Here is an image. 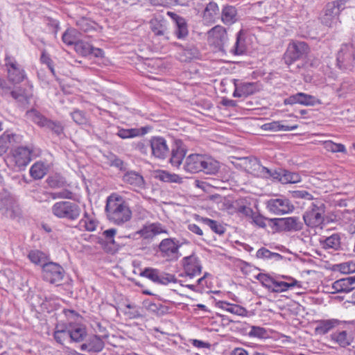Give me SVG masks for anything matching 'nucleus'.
<instances>
[{
  "label": "nucleus",
  "instance_id": "1",
  "mask_svg": "<svg viewBox=\"0 0 355 355\" xmlns=\"http://www.w3.org/2000/svg\"><path fill=\"white\" fill-rule=\"evenodd\" d=\"M105 211L108 220L119 225L127 223L132 218V211L128 203L116 193H112L107 197Z\"/></svg>",
  "mask_w": 355,
  "mask_h": 355
},
{
  "label": "nucleus",
  "instance_id": "2",
  "mask_svg": "<svg viewBox=\"0 0 355 355\" xmlns=\"http://www.w3.org/2000/svg\"><path fill=\"white\" fill-rule=\"evenodd\" d=\"M325 212V204L320 199H315L303 214L305 225L311 228L321 227L324 223Z\"/></svg>",
  "mask_w": 355,
  "mask_h": 355
},
{
  "label": "nucleus",
  "instance_id": "3",
  "mask_svg": "<svg viewBox=\"0 0 355 355\" xmlns=\"http://www.w3.org/2000/svg\"><path fill=\"white\" fill-rule=\"evenodd\" d=\"M26 116L40 128L51 132L58 137L64 134V127L62 122L46 118L35 109H31L26 112Z\"/></svg>",
  "mask_w": 355,
  "mask_h": 355
},
{
  "label": "nucleus",
  "instance_id": "4",
  "mask_svg": "<svg viewBox=\"0 0 355 355\" xmlns=\"http://www.w3.org/2000/svg\"><path fill=\"white\" fill-rule=\"evenodd\" d=\"M51 212L58 218L73 221L80 217L82 210L80 207L75 202L60 201L52 206Z\"/></svg>",
  "mask_w": 355,
  "mask_h": 355
},
{
  "label": "nucleus",
  "instance_id": "5",
  "mask_svg": "<svg viewBox=\"0 0 355 355\" xmlns=\"http://www.w3.org/2000/svg\"><path fill=\"white\" fill-rule=\"evenodd\" d=\"M309 52L306 43L300 41H292L288 45L284 55V60L287 65H291L295 61L300 59Z\"/></svg>",
  "mask_w": 355,
  "mask_h": 355
},
{
  "label": "nucleus",
  "instance_id": "6",
  "mask_svg": "<svg viewBox=\"0 0 355 355\" xmlns=\"http://www.w3.org/2000/svg\"><path fill=\"white\" fill-rule=\"evenodd\" d=\"M64 275V270L63 268L53 262H49L47 264H44L42 268L44 280L56 286L61 284Z\"/></svg>",
  "mask_w": 355,
  "mask_h": 355
},
{
  "label": "nucleus",
  "instance_id": "7",
  "mask_svg": "<svg viewBox=\"0 0 355 355\" xmlns=\"http://www.w3.org/2000/svg\"><path fill=\"white\" fill-rule=\"evenodd\" d=\"M340 69L351 70L355 66V45L343 44L337 56Z\"/></svg>",
  "mask_w": 355,
  "mask_h": 355
},
{
  "label": "nucleus",
  "instance_id": "8",
  "mask_svg": "<svg viewBox=\"0 0 355 355\" xmlns=\"http://www.w3.org/2000/svg\"><path fill=\"white\" fill-rule=\"evenodd\" d=\"M141 276L145 277L152 282L167 285L169 283H176L177 279L174 275L162 272L157 269L146 268L141 272Z\"/></svg>",
  "mask_w": 355,
  "mask_h": 355
},
{
  "label": "nucleus",
  "instance_id": "9",
  "mask_svg": "<svg viewBox=\"0 0 355 355\" xmlns=\"http://www.w3.org/2000/svg\"><path fill=\"white\" fill-rule=\"evenodd\" d=\"M274 225L285 232H298L302 230L303 223L298 217L291 216L271 219Z\"/></svg>",
  "mask_w": 355,
  "mask_h": 355
},
{
  "label": "nucleus",
  "instance_id": "10",
  "mask_svg": "<svg viewBox=\"0 0 355 355\" xmlns=\"http://www.w3.org/2000/svg\"><path fill=\"white\" fill-rule=\"evenodd\" d=\"M182 266L186 276L193 278L202 272V263L200 259L194 254L182 259Z\"/></svg>",
  "mask_w": 355,
  "mask_h": 355
},
{
  "label": "nucleus",
  "instance_id": "11",
  "mask_svg": "<svg viewBox=\"0 0 355 355\" xmlns=\"http://www.w3.org/2000/svg\"><path fill=\"white\" fill-rule=\"evenodd\" d=\"M267 208L276 215H282L291 212L294 207L286 198H273L267 202Z\"/></svg>",
  "mask_w": 355,
  "mask_h": 355
},
{
  "label": "nucleus",
  "instance_id": "12",
  "mask_svg": "<svg viewBox=\"0 0 355 355\" xmlns=\"http://www.w3.org/2000/svg\"><path fill=\"white\" fill-rule=\"evenodd\" d=\"M180 246L181 244L178 240L175 238H168L164 239L160 242L159 249L164 257L177 259Z\"/></svg>",
  "mask_w": 355,
  "mask_h": 355
},
{
  "label": "nucleus",
  "instance_id": "13",
  "mask_svg": "<svg viewBox=\"0 0 355 355\" xmlns=\"http://www.w3.org/2000/svg\"><path fill=\"white\" fill-rule=\"evenodd\" d=\"M152 154L157 158L164 159L169 154L166 141L162 137H153L150 141Z\"/></svg>",
  "mask_w": 355,
  "mask_h": 355
},
{
  "label": "nucleus",
  "instance_id": "14",
  "mask_svg": "<svg viewBox=\"0 0 355 355\" xmlns=\"http://www.w3.org/2000/svg\"><path fill=\"white\" fill-rule=\"evenodd\" d=\"M235 87L233 96L235 98L247 97L259 91V86L257 83L241 82L234 80Z\"/></svg>",
  "mask_w": 355,
  "mask_h": 355
},
{
  "label": "nucleus",
  "instance_id": "15",
  "mask_svg": "<svg viewBox=\"0 0 355 355\" xmlns=\"http://www.w3.org/2000/svg\"><path fill=\"white\" fill-rule=\"evenodd\" d=\"M6 66L9 80L13 83H19L26 78L24 69L14 59H7Z\"/></svg>",
  "mask_w": 355,
  "mask_h": 355
},
{
  "label": "nucleus",
  "instance_id": "16",
  "mask_svg": "<svg viewBox=\"0 0 355 355\" xmlns=\"http://www.w3.org/2000/svg\"><path fill=\"white\" fill-rule=\"evenodd\" d=\"M122 180L137 192L146 188V183L143 176L135 171H127L123 175Z\"/></svg>",
  "mask_w": 355,
  "mask_h": 355
},
{
  "label": "nucleus",
  "instance_id": "17",
  "mask_svg": "<svg viewBox=\"0 0 355 355\" xmlns=\"http://www.w3.org/2000/svg\"><path fill=\"white\" fill-rule=\"evenodd\" d=\"M168 234L167 230L159 223H153L144 225L136 232L144 239H152L159 234Z\"/></svg>",
  "mask_w": 355,
  "mask_h": 355
},
{
  "label": "nucleus",
  "instance_id": "18",
  "mask_svg": "<svg viewBox=\"0 0 355 355\" xmlns=\"http://www.w3.org/2000/svg\"><path fill=\"white\" fill-rule=\"evenodd\" d=\"M15 200L7 191L0 193V211L6 217H12Z\"/></svg>",
  "mask_w": 355,
  "mask_h": 355
},
{
  "label": "nucleus",
  "instance_id": "19",
  "mask_svg": "<svg viewBox=\"0 0 355 355\" xmlns=\"http://www.w3.org/2000/svg\"><path fill=\"white\" fill-rule=\"evenodd\" d=\"M203 155L192 154L186 157L183 168L185 171L195 173L201 171Z\"/></svg>",
  "mask_w": 355,
  "mask_h": 355
},
{
  "label": "nucleus",
  "instance_id": "20",
  "mask_svg": "<svg viewBox=\"0 0 355 355\" xmlns=\"http://www.w3.org/2000/svg\"><path fill=\"white\" fill-rule=\"evenodd\" d=\"M282 277L286 280H291V282H284L283 281H279L277 279H276L274 285L271 288L270 292L282 293L295 286H297V288H302L301 283L297 280L295 279L294 278L284 275L282 276Z\"/></svg>",
  "mask_w": 355,
  "mask_h": 355
},
{
  "label": "nucleus",
  "instance_id": "21",
  "mask_svg": "<svg viewBox=\"0 0 355 355\" xmlns=\"http://www.w3.org/2000/svg\"><path fill=\"white\" fill-rule=\"evenodd\" d=\"M69 339L71 342H83L87 336L85 327L80 324L69 323Z\"/></svg>",
  "mask_w": 355,
  "mask_h": 355
},
{
  "label": "nucleus",
  "instance_id": "22",
  "mask_svg": "<svg viewBox=\"0 0 355 355\" xmlns=\"http://www.w3.org/2000/svg\"><path fill=\"white\" fill-rule=\"evenodd\" d=\"M168 15L175 23L176 28L174 32L175 36L178 39L185 38L189 33L186 20L176 13L172 12H168Z\"/></svg>",
  "mask_w": 355,
  "mask_h": 355
},
{
  "label": "nucleus",
  "instance_id": "23",
  "mask_svg": "<svg viewBox=\"0 0 355 355\" xmlns=\"http://www.w3.org/2000/svg\"><path fill=\"white\" fill-rule=\"evenodd\" d=\"M355 286V276L338 279L334 282L333 288L336 293H351Z\"/></svg>",
  "mask_w": 355,
  "mask_h": 355
},
{
  "label": "nucleus",
  "instance_id": "24",
  "mask_svg": "<svg viewBox=\"0 0 355 355\" xmlns=\"http://www.w3.org/2000/svg\"><path fill=\"white\" fill-rule=\"evenodd\" d=\"M320 243L325 250H339L341 248L340 236L338 234H333L327 237L320 239Z\"/></svg>",
  "mask_w": 355,
  "mask_h": 355
},
{
  "label": "nucleus",
  "instance_id": "25",
  "mask_svg": "<svg viewBox=\"0 0 355 355\" xmlns=\"http://www.w3.org/2000/svg\"><path fill=\"white\" fill-rule=\"evenodd\" d=\"M150 26L152 32L156 36H164L166 40H169L167 32L166 21L157 18L152 19L150 21Z\"/></svg>",
  "mask_w": 355,
  "mask_h": 355
},
{
  "label": "nucleus",
  "instance_id": "26",
  "mask_svg": "<svg viewBox=\"0 0 355 355\" xmlns=\"http://www.w3.org/2000/svg\"><path fill=\"white\" fill-rule=\"evenodd\" d=\"M338 17L339 15L327 5L324 13L321 17V22L329 28L336 27L340 23Z\"/></svg>",
  "mask_w": 355,
  "mask_h": 355
},
{
  "label": "nucleus",
  "instance_id": "27",
  "mask_svg": "<svg viewBox=\"0 0 355 355\" xmlns=\"http://www.w3.org/2000/svg\"><path fill=\"white\" fill-rule=\"evenodd\" d=\"M202 164L201 171L209 175H215L218 173L220 168V164L218 161L211 157H205L203 155Z\"/></svg>",
  "mask_w": 355,
  "mask_h": 355
},
{
  "label": "nucleus",
  "instance_id": "28",
  "mask_svg": "<svg viewBox=\"0 0 355 355\" xmlns=\"http://www.w3.org/2000/svg\"><path fill=\"white\" fill-rule=\"evenodd\" d=\"M31 151L27 147L21 146L15 150V158L19 165H27L31 160Z\"/></svg>",
  "mask_w": 355,
  "mask_h": 355
},
{
  "label": "nucleus",
  "instance_id": "29",
  "mask_svg": "<svg viewBox=\"0 0 355 355\" xmlns=\"http://www.w3.org/2000/svg\"><path fill=\"white\" fill-rule=\"evenodd\" d=\"M237 12L235 7L226 6L223 8L221 14V19L224 24L231 25L237 20Z\"/></svg>",
  "mask_w": 355,
  "mask_h": 355
},
{
  "label": "nucleus",
  "instance_id": "30",
  "mask_svg": "<svg viewBox=\"0 0 355 355\" xmlns=\"http://www.w3.org/2000/svg\"><path fill=\"white\" fill-rule=\"evenodd\" d=\"M148 131V128L144 127L140 129L130 128V129H120L116 135L121 139L132 138L137 136H142L146 135Z\"/></svg>",
  "mask_w": 355,
  "mask_h": 355
},
{
  "label": "nucleus",
  "instance_id": "31",
  "mask_svg": "<svg viewBox=\"0 0 355 355\" xmlns=\"http://www.w3.org/2000/svg\"><path fill=\"white\" fill-rule=\"evenodd\" d=\"M53 337L58 343L63 345L64 342L69 338V330L68 324L56 325L53 334Z\"/></svg>",
  "mask_w": 355,
  "mask_h": 355
},
{
  "label": "nucleus",
  "instance_id": "32",
  "mask_svg": "<svg viewBox=\"0 0 355 355\" xmlns=\"http://www.w3.org/2000/svg\"><path fill=\"white\" fill-rule=\"evenodd\" d=\"M196 219L202 223L207 225L214 232L221 235L224 234L225 228L219 222L208 218L196 216Z\"/></svg>",
  "mask_w": 355,
  "mask_h": 355
},
{
  "label": "nucleus",
  "instance_id": "33",
  "mask_svg": "<svg viewBox=\"0 0 355 355\" xmlns=\"http://www.w3.org/2000/svg\"><path fill=\"white\" fill-rule=\"evenodd\" d=\"M297 125H284L281 123V121H272L270 123H267L263 124L261 126V128L264 130H270V131H290L297 129Z\"/></svg>",
  "mask_w": 355,
  "mask_h": 355
},
{
  "label": "nucleus",
  "instance_id": "34",
  "mask_svg": "<svg viewBox=\"0 0 355 355\" xmlns=\"http://www.w3.org/2000/svg\"><path fill=\"white\" fill-rule=\"evenodd\" d=\"M219 14V8L216 3L209 2L203 12V19L207 22H213Z\"/></svg>",
  "mask_w": 355,
  "mask_h": 355
},
{
  "label": "nucleus",
  "instance_id": "35",
  "mask_svg": "<svg viewBox=\"0 0 355 355\" xmlns=\"http://www.w3.org/2000/svg\"><path fill=\"white\" fill-rule=\"evenodd\" d=\"M76 25L80 31L85 33L95 32L97 26L94 21L85 17L78 19L76 22Z\"/></svg>",
  "mask_w": 355,
  "mask_h": 355
},
{
  "label": "nucleus",
  "instance_id": "36",
  "mask_svg": "<svg viewBox=\"0 0 355 355\" xmlns=\"http://www.w3.org/2000/svg\"><path fill=\"white\" fill-rule=\"evenodd\" d=\"M48 168L42 162H35L30 169V174L34 179H42L47 173Z\"/></svg>",
  "mask_w": 355,
  "mask_h": 355
},
{
  "label": "nucleus",
  "instance_id": "37",
  "mask_svg": "<svg viewBox=\"0 0 355 355\" xmlns=\"http://www.w3.org/2000/svg\"><path fill=\"white\" fill-rule=\"evenodd\" d=\"M209 37H214L220 44H223L227 40V32L225 28L221 26H216L208 32Z\"/></svg>",
  "mask_w": 355,
  "mask_h": 355
},
{
  "label": "nucleus",
  "instance_id": "38",
  "mask_svg": "<svg viewBox=\"0 0 355 355\" xmlns=\"http://www.w3.org/2000/svg\"><path fill=\"white\" fill-rule=\"evenodd\" d=\"M331 338L343 347L349 345L352 342V337L348 335L346 331H341L333 334Z\"/></svg>",
  "mask_w": 355,
  "mask_h": 355
},
{
  "label": "nucleus",
  "instance_id": "39",
  "mask_svg": "<svg viewBox=\"0 0 355 355\" xmlns=\"http://www.w3.org/2000/svg\"><path fill=\"white\" fill-rule=\"evenodd\" d=\"M146 309L152 313L158 316L164 315L168 313V309L159 303H154L152 302H146L145 303Z\"/></svg>",
  "mask_w": 355,
  "mask_h": 355
},
{
  "label": "nucleus",
  "instance_id": "40",
  "mask_svg": "<svg viewBox=\"0 0 355 355\" xmlns=\"http://www.w3.org/2000/svg\"><path fill=\"white\" fill-rule=\"evenodd\" d=\"M246 46L243 33L240 31L236 34V42L231 51L235 55H241L245 52Z\"/></svg>",
  "mask_w": 355,
  "mask_h": 355
},
{
  "label": "nucleus",
  "instance_id": "41",
  "mask_svg": "<svg viewBox=\"0 0 355 355\" xmlns=\"http://www.w3.org/2000/svg\"><path fill=\"white\" fill-rule=\"evenodd\" d=\"M28 259L35 265H39L44 268V264H47V257L44 253L40 250H32L28 254Z\"/></svg>",
  "mask_w": 355,
  "mask_h": 355
},
{
  "label": "nucleus",
  "instance_id": "42",
  "mask_svg": "<svg viewBox=\"0 0 355 355\" xmlns=\"http://www.w3.org/2000/svg\"><path fill=\"white\" fill-rule=\"evenodd\" d=\"M186 155V150L181 146H177L175 149H172L171 163L175 166H180L182 159Z\"/></svg>",
  "mask_w": 355,
  "mask_h": 355
},
{
  "label": "nucleus",
  "instance_id": "43",
  "mask_svg": "<svg viewBox=\"0 0 355 355\" xmlns=\"http://www.w3.org/2000/svg\"><path fill=\"white\" fill-rule=\"evenodd\" d=\"M116 234V230L114 228L106 230L102 234L105 241L107 244L112 245L114 250H118L121 247V243L114 239Z\"/></svg>",
  "mask_w": 355,
  "mask_h": 355
},
{
  "label": "nucleus",
  "instance_id": "44",
  "mask_svg": "<svg viewBox=\"0 0 355 355\" xmlns=\"http://www.w3.org/2000/svg\"><path fill=\"white\" fill-rule=\"evenodd\" d=\"M297 103L303 105L313 106L316 105L317 103H320V101L317 99L315 96L305 93H297Z\"/></svg>",
  "mask_w": 355,
  "mask_h": 355
},
{
  "label": "nucleus",
  "instance_id": "45",
  "mask_svg": "<svg viewBox=\"0 0 355 355\" xmlns=\"http://www.w3.org/2000/svg\"><path fill=\"white\" fill-rule=\"evenodd\" d=\"M256 257L258 259H275L276 261L281 260L283 258V257L280 254L272 252L265 248H261L259 249L257 252Z\"/></svg>",
  "mask_w": 355,
  "mask_h": 355
},
{
  "label": "nucleus",
  "instance_id": "46",
  "mask_svg": "<svg viewBox=\"0 0 355 355\" xmlns=\"http://www.w3.org/2000/svg\"><path fill=\"white\" fill-rule=\"evenodd\" d=\"M13 140L14 135L7 132L0 136V155L7 152Z\"/></svg>",
  "mask_w": 355,
  "mask_h": 355
},
{
  "label": "nucleus",
  "instance_id": "47",
  "mask_svg": "<svg viewBox=\"0 0 355 355\" xmlns=\"http://www.w3.org/2000/svg\"><path fill=\"white\" fill-rule=\"evenodd\" d=\"M282 178L281 183L282 184H294L301 181V176L299 173L291 172L284 169Z\"/></svg>",
  "mask_w": 355,
  "mask_h": 355
},
{
  "label": "nucleus",
  "instance_id": "48",
  "mask_svg": "<svg viewBox=\"0 0 355 355\" xmlns=\"http://www.w3.org/2000/svg\"><path fill=\"white\" fill-rule=\"evenodd\" d=\"M87 341L91 352H99L104 348V342L99 336H92L88 338Z\"/></svg>",
  "mask_w": 355,
  "mask_h": 355
},
{
  "label": "nucleus",
  "instance_id": "49",
  "mask_svg": "<svg viewBox=\"0 0 355 355\" xmlns=\"http://www.w3.org/2000/svg\"><path fill=\"white\" fill-rule=\"evenodd\" d=\"M160 180L165 182H174L178 184L182 183L183 178L175 173H170L168 171H163L159 175Z\"/></svg>",
  "mask_w": 355,
  "mask_h": 355
},
{
  "label": "nucleus",
  "instance_id": "50",
  "mask_svg": "<svg viewBox=\"0 0 355 355\" xmlns=\"http://www.w3.org/2000/svg\"><path fill=\"white\" fill-rule=\"evenodd\" d=\"M79 225L83 227L85 230L89 232H93L96 227V221L89 216L88 214L85 212L83 218L80 220Z\"/></svg>",
  "mask_w": 355,
  "mask_h": 355
},
{
  "label": "nucleus",
  "instance_id": "51",
  "mask_svg": "<svg viewBox=\"0 0 355 355\" xmlns=\"http://www.w3.org/2000/svg\"><path fill=\"white\" fill-rule=\"evenodd\" d=\"M336 322V320H322L315 328V331L319 334H325L335 326Z\"/></svg>",
  "mask_w": 355,
  "mask_h": 355
},
{
  "label": "nucleus",
  "instance_id": "52",
  "mask_svg": "<svg viewBox=\"0 0 355 355\" xmlns=\"http://www.w3.org/2000/svg\"><path fill=\"white\" fill-rule=\"evenodd\" d=\"M220 307L231 313L241 315L245 312V309L239 305L232 304L227 302H221Z\"/></svg>",
  "mask_w": 355,
  "mask_h": 355
},
{
  "label": "nucleus",
  "instance_id": "53",
  "mask_svg": "<svg viewBox=\"0 0 355 355\" xmlns=\"http://www.w3.org/2000/svg\"><path fill=\"white\" fill-rule=\"evenodd\" d=\"M257 279H258L263 286L266 288L269 291H271L272 288L275 281L276 278L272 277L267 274L259 273L256 276Z\"/></svg>",
  "mask_w": 355,
  "mask_h": 355
},
{
  "label": "nucleus",
  "instance_id": "54",
  "mask_svg": "<svg viewBox=\"0 0 355 355\" xmlns=\"http://www.w3.org/2000/svg\"><path fill=\"white\" fill-rule=\"evenodd\" d=\"M324 147L327 150L332 153H347L346 148L343 144H336L331 141H326L324 143Z\"/></svg>",
  "mask_w": 355,
  "mask_h": 355
},
{
  "label": "nucleus",
  "instance_id": "55",
  "mask_svg": "<svg viewBox=\"0 0 355 355\" xmlns=\"http://www.w3.org/2000/svg\"><path fill=\"white\" fill-rule=\"evenodd\" d=\"M73 121L78 125H86L88 119L83 111L76 110L71 113Z\"/></svg>",
  "mask_w": 355,
  "mask_h": 355
},
{
  "label": "nucleus",
  "instance_id": "56",
  "mask_svg": "<svg viewBox=\"0 0 355 355\" xmlns=\"http://www.w3.org/2000/svg\"><path fill=\"white\" fill-rule=\"evenodd\" d=\"M76 50L83 55L93 53L94 48L88 43L78 41L75 45Z\"/></svg>",
  "mask_w": 355,
  "mask_h": 355
},
{
  "label": "nucleus",
  "instance_id": "57",
  "mask_svg": "<svg viewBox=\"0 0 355 355\" xmlns=\"http://www.w3.org/2000/svg\"><path fill=\"white\" fill-rule=\"evenodd\" d=\"M250 337L258 338H266L268 337V333L266 329L257 326H252L248 333Z\"/></svg>",
  "mask_w": 355,
  "mask_h": 355
},
{
  "label": "nucleus",
  "instance_id": "58",
  "mask_svg": "<svg viewBox=\"0 0 355 355\" xmlns=\"http://www.w3.org/2000/svg\"><path fill=\"white\" fill-rule=\"evenodd\" d=\"M109 162L111 166L116 167L120 171H125L127 170V164L114 155H111L109 157Z\"/></svg>",
  "mask_w": 355,
  "mask_h": 355
},
{
  "label": "nucleus",
  "instance_id": "59",
  "mask_svg": "<svg viewBox=\"0 0 355 355\" xmlns=\"http://www.w3.org/2000/svg\"><path fill=\"white\" fill-rule=\"evenodd\" d=\"M62 41L67 45L75 44L78 42L76 37V31L74 30H67L62 35Z\"/></svg>",
  "mask_w": 355,
  "mask_h": 355
},
{
  "label": "nucleus",
  "instance_id": "60",
  "mask_svg": "<svg viewBox=\"0 0 355 355\" xmlns=\"http://www.w3.org/2000/svg\"><path fill=\"white\" fill-rule=\"evenodd\" d=\"M347 0H337L335 1L330 2L327 4L330 9L333 10L337 15H340V12L345 8V3Z\"/></svg>",
  "mask_w": 355,
  "mask_h": 355
},
{
  "label": "nucleus",
  "instance_id": "61",
  "mask_svg": "<svg viewBox=\"0 0 355 355\" xmlns=\"http://www.w3.org/2000/svg\"><path fill=\"white\" fill-rule=\"evenodd\" d=\"M292 197L295 199H305L313 201L312 194L306 191V190H295L291 192Z\"/></svg>",
  "mask_w": 355,
  "mask_h": 355
},
{
  "label": "nucleus",
  "instance_id": "62",
  "mask_svg": "<svg viewBox=\"0 0 355 355\" xmlns=\"http://www.w3.org/2000/svg\"><path fill=\"white\" fill-rule=\"evenodd\" d=\"M49 195L53 199H73V193L67 189H64L59 192L50 193Z\"/></svg>",
  "mask_w": 355,
  "mask_h": 355
},
{
  "label": "nucleus",
  "instance_id": "63",
  "mask_svg": "<svg viewBox=\"0 0 355 355\" xmlns=\"http://www.w3.org/2000/svg\"><path fill=\"white\" fill-rule=\"evenodd\" d=\"M46 182L51 188L53 189L60 188L64 185V181L58 176L49 177L46 180Z\"/></svg>",
  "mask_w": 355,
  "mask_h": 355
},
{
  "label": "nucleus",
  "instance_id": "64",
  "mask_svg": "<svg viewBox=\"0 0 355 355\" xmlns=\"http://www.w3.org/2000/svg\"><path fill=\"white\" fill-rule=\"evenodd\" d=\"M126 310L125 314L130 318H136L141 315L138 309L136 306L128 304L125 306Z\"/></svg>",
  "mask_w": 355,
  "mask_h": 355
}]
</instances>
